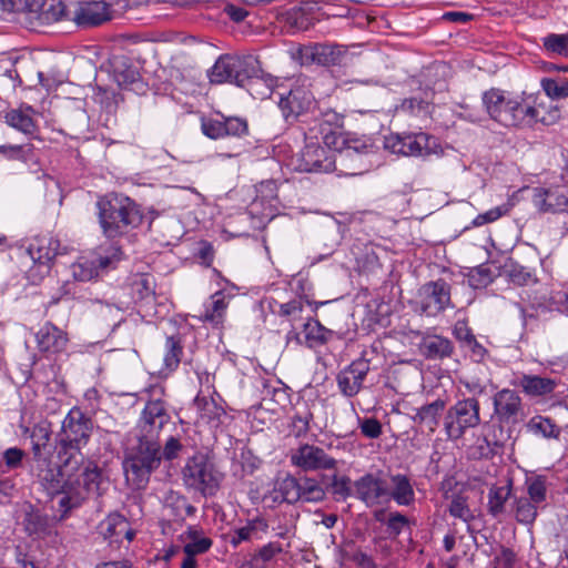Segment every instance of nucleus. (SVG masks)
<instances>
[{
	"mask_svg": "<svg viewBox=\"0 0 568 568\" xmlns=\"http://www.w3.org/2000/svg\"><path fill=\"white\" fill-rule=\"evenodd\" d=\"M92 422L79 408H72L62 422L58 443L59 467L41 475L49 494L58 498L63 515L79 507L100 483L99 468L88 463L81 453L90 439Z\"/></svg>",
	"mask_w": 568,
	"mask_h": 568,
	"instance_id": "obj_1",
	"label": "nucleus"
},
{
	"mask_svg": "<svg viewBox=\"0 0 568 568\" xmlns=\"http://www.w3.org/2000/svg\"><path fill=\"white\" fill-rule=\"evenodd\" d=\"M483 103L489 116L507 128L530 126L536 122L550 124L559 118L557 108L549 112L548 118L541 115L542 103L538 93L490 89L483 94Z\"/></svg>",
	"mask_w": 568,
	"mask_h": 568,
	"instance_id": "obj_2",
	"label": "nucleus"
},
{
	"mask_svg": "<svg viewBox=\"0 0 568 568\" xmlns=\"http://www.w3.org/2000/svg\"><path fill=\"white\" fill-rule=\"evenodd\" d=\"M209 77L213 83L230 82L246 88L255 99H265L270 93L260 61L252 54L221 55L212 67Z\"/></svg>",
	"mask_w": 568,
	"mask_h": 568,
	"instance_id": "obj_3",
	"label": "nucleus"
},
{
	"mask_svg": "<svg viewBox=\"0 0 568 568\" xmlns=\"http://www.w3.org/2000/svg\"><path fill=\"white\" fill-rule=\"evenodd\" d=\"M97 209L102 233L109 239L126 234L143 220L139 205L123 194L110 193L100 197Z\"/></svg>",
	"mask_w": 568,
	"mask_h": 568,
	"instance_id": "obj_4",
	"label": "nucleus"
},
{
	"mask_svg": "<svg viewBox=\"0 0 568 568\" xmlns=\"http://www.w3.org/2000/svg\"><path fill=\"white\" fill-rule=\"evenodd\" d=\"M161 458V446L158 440L138 437V444L128 452L123 462L126 480L135 488H142L160 466Z\"/></svg>",
	"mask_w": 568,
	"mask_h": 568,
	"instance_id": "obj_5",
	"label": "nucleus"
},
{
	"mask_svg": "<svg viewBox=\"0 0 568 568\" xmlns=\"http://www.w3.org/2000/svg\"><path fill=\"white\" fill-rule=\"evenodd\" d=\"M480 406L475 397L464 398L448 408L444 417L446 435L450 439H459L467 429L480 424Z\"/></svg>",
	"mask_w": 568,
	"mask_h": 568,
	"instance_id": "obj_6",
	"label": "nucleus"
},
{
	"mask_svg": "<svg viewBox=\"0 0 568 568\" xmlns=\"http://www.w3.org/2000/svg\"><path fill=\"white\" fill-rule=\"evenodd\" d=\"M184 484L204 496L215 494L221 481V474L203 455L190 458L183 468Z\"/></svg>",
	"mask_w": 568,
	"mask_h": 568,
	"instance_id": "obj_7",
	"label": "nucleus"
},
{
	"mask_svg": "<svg viewBox=\"0 0 568 568\" xmlns=\"http://www.w3.org/2000/svg\"><path fill=\"white\" fill-rule=\"evenodd\" d=\"M120 260L121 251L115 246H110L104 253L100 251L91 252L71 264V276L78 282L91 281L98 277L100 272L114 267Z\"/></svg>",
	"mask_w": 568,
	"mask_h": 568,
	"instance_id": "obj_8",
	"label": "nucleus"
},
{
	"mask_svg": "<svg viewBox=\"0 0 568 568\" xmlns=\"http://www.w3.org/2000/svg\"><path fill=\"white\" fill-rule=\"evenodd\" d=\"M268 87L272 85V79L266 78ZM278 98V106L287 122L296 120L300 115L310 111L314 103L312 92L303 84L293 87L287 92L273 91L270 88V93L265 98Z\"/></svg>",
	"mask_w": 568,
	"mask_h": 568,
	"instance_id": "obj_9",
	"label": "nucleus"
},
{
	"mask_svg": "<svg viewBox=\"0 0 568 568\" xmlns=\"http://www.w3.org/2000/svg\"><path fill=\"white\" fill-rule=\"evenodd\" d=\"M335 154L331 148L320 145V140H310L301 151L296 170L301 172L327 173L335 169Z\"/></svg>",
	"mask_w": 568,
	"mask_h": 568,
	"instance_id": "obj_10",
	"label": "nucleus"
},
{
	"mask_svg": "<svg viewBox=\"0 0 568 568\" xmlns=\"http://www.w3.org/2000/svg\"><path fill=\"white\" fill-rule=\"evenodd\" d=\"M432 138L424 133L389 134L385 136L384 146L394 154L405 156H424L432 150Z\"/></svg>",
	"mask_w": 568,
	"mask_h": 568,
	"instance_id": "obj_11",
	"label": "nucleus"
},
{
	"mask_svg": "<svg viewBox=\"0 0 568 568\" xmlns=\"http://www.w3.org/2000/svg\"><path fill=\"white\" fill-rule=\"evenodd\" d=\"M386 484L381 471L367 473L353 481L354 497L367 507L387 504Z\"/></svg>",
	"mask_w": 568,
	"mask_h": 568,
	"instance_id": "obj_12",
	"label": "nucleus"
},
{
	"mask_svg": "<svg viewBox=\"0 0 568 568\" xmlns=\"http://www.w3.org/2000/svg\"><path fill=\"white\" fill-rule=\"evenodd\" d=\"M292 465L304 471L332 470L337 468V460L325 450L312 444L300 445L291 454Z\"/></svg>",
	"mask_w": 568,
	"mask_h": 568,
	"instance_id": "obj_13",
	"label": "nucleus"
},
{
	"mask_svg": "<svg viewBox=\"0 0 568 568\" xmlns=\"http://www.w3.org/2000/svg\"><path fill=\"white\" fill-rule=\"evenodd\" d=\"M170 419L166 406L161 399L148 402L138 424V437L158 440L161 429Z\"/></svg>",
	"mask_w": 568,
	"mask_h": 568,
	"instance_id": "obj_14",
	"label": "nucleus"
},
{
	"mask_svg": "<svg viewBox=\"0 0 568 568\" xmlns=\"http://www.w3.org/2000/svg\"><path fill=\"white\" fill-rule=\"evenodd\" d=\"M494 414L497 420L506 425H515L524 417V405L519 394L509 388L497 392L493 397Z\"/></svg>",
	"mask_w": 568,
	"mask_h": 568,
	"instance_id": "obj_15",
	"label": "nucleus"
},
{
	"mask_svg": "<svg viewBox=\"0 0 568 568\" xmlns=\"http://www.w3.org/2000/svg\"><path fill=\"white\" fill-rule=\"evenodd\" d=\"M60 241L51 235H41L32 240L28 254L33 262V268L41 275L48 274L54 257L61 253Z\"/></svg>",
	"mask_w": 568,
	"mask_h": 568,
	"instance_id": "obj_16",
	"label": "nucleus"
},
{
	"mask_svg": "<svg viewBox=\"0 0 568 568\" xmlns=\"http://www.w3.org/2000/svg\"><path fill=\"white\" fill-rule=\"evenodd\" d=\"M418 295L420 311L427 316L437 315L450 303L449 286L442 280L423 285Z\"/></svg>",
	"mask_w": 568,
	"mask_h": 568,
	"instance_id": "obj_17",
	"label": "nucleus"
},
{
	"mask_svg": "<svg viewBox=\"0 0 568 568\" xmlns=\"http://www.w3.org/2000/svg\"><path fill=\"white\" fill-rule=\"evenodd\" d=\"M343 125V116L333 110H327L315 120L306 133L308 140H322L327 148H337L338 131Z\"/></svg>",
	"mask_w": 568,
	"mask_h": 568,
	"instance_id": "obj_18",
	"label": "nucleus"
},
{
	"mask_svg": "<svg viewBox=\"0 0 568 568\" xmlns=\"http://www.w3.org/2000/svg\"><path fill=\"white\" fill-rule=\"evenodd\" d=\"M369 369V361L363 357L342 369L336 377L341 393L347 397L357 395Z\"/></svg>",
	"mask_w": 568,
	"mask_h": 568,
	"instance_id": "obj_19",
	"label": "nucleus"
},
{
	"mask_svg": "<svg viewBox=\"0 0 568 568\" xmlns=\"http://www.w3.org/2000/svg\"><path fill=\"white\" fill-rule=\"evenodd\" d=\"M531 201L541 213H568V193L559 189L535 187Z\"/></svg>",
	"mask_w": 568,
	"mask_h": 568,
	"instance_id": "obj_20",
	"label": "nucleus"
},
{
	"mask_svg": "<svg viewBox=\"0 0 568 568\" xmlns=\"http://www.w3.org/2000/svg\"><path fill=\"white\" fill-rule=\"evenodd\" d=\"M37 346L43 353H60L68 344L67 334L51 323H45L36 334Z\"/></svg>",
	"mask_w": 568,
	"mask_h": 568,
	"instance_id": "obj_21",
	"label": "nucleus"
},
{
	"mask_svg": "<svg viewBox=\"0 0 568 568\" xmlns=\"http://www.w3.org/2000/svg\"><path fill=\"white\" fill-rule=\"evenodd\" d=\"M387 503L394 500L398 506H410L415 501V491L410 479L404 474L389 476L386 484Z\"/></svg>",
	"mask_w": 568,
	"mask_h": 568,
	"instance_id": "obj_22",
	"label": "nucleus"
},
{
	"mask_svg": "<svg viewBox=\"0 0 568 568\" xmlns=\"http://www.w3.org/2000/svg\"><path fill=\"white\" fill-rule=\"evenodd\" d=\"M110 19L108 7L104 2L80 3L73 12V20L79 26L93 27Z\"/></svg>",
	"mask_w": 568,
	"mask_h": 568,
	"instance_id": "obj_23",
	"label": "nucleus"
},
{
	"mask_svg": "<svg viewBox=\"0 0 568 568\" xmlns=\"http://www.w3.org/2000/svg\"><path fill=\"white\" fill-rule=\"evenodd\" d=\"M101 534L111 542H120L122 538L131 541L134 537L133 530L130 529L129 521L119 513L110 514L100 524Z\"/></svg>",
	"mask_w": 568,
	"mask_h": 568,
	"instance_id": "obj_24",
	"label": "nucleus"
},
{
	"mask_svg": "<svg viewBox=\"0 0 568 568\" xmlns=\"http://www.w3.org/2000/svg\"><path fill=\"white\" fill-rule=\"evenodd\" d=\"M268 531V524L265 518L256 516L246 521L240 528L234 529L230 538V544L237 547L243 541L263 539Z\"/></svg>",
	"mask_w": 568,
	"mask_h": 568,
	"instance_id": "obj_25",
	"label": "nucleus"
},
{
	"mask_svg": "<svg viewBox=\"0 0 568 568\" xmlns=\"http://www.w3.org/2000/svg\"><path fill=\"white\" fill-rule=\"evenodd\" d=\"M346 51L338 44H315L306 50V57L322 65H335L341 63Z\"/></svg>",
	"mask_w": 568,
	"mask_h": 568,
	"instance_id": "obj_26",
	"label": "nucleus"
},
{
	"mask_svg": "<svg viewBox=\"0 0 568 568\" xmlns=\"http://www.w3.org/2000/svg\"><path fill=\"white\" fill-rule=\"evenodd\" d=\"M194 405L200 418L211 427H219L222 417L225 416L224 408L212 397L196 396Z\"/></svg>",
	"mask_w": 568,
	"mask_h": 568,
	"instance_id": "obj_27",
	"label": "nucleus"
},
{
	"mask_svg": "<svg viewBox=\"0 0 568 568\" xmlns=\"http://www.w3.org/2000/svg\"><path fill=\"white\" fill-rule=\"evenodd\" d=\"M445 409V402L436 399L433 403L422 406L416 410L414 422L427 428L429 433H434Z\"/></svg>",
	"mask_w": 568,
	"mask_h": 568,
	"instance_id": "obj_28",
	"label": "nucleus"
},
{
	"mask_svg": "<svg viewBox=\"0 0 568 568\" xmlns=\"http://www.w3.org/2000/svg\"><path fill=\"white\" fill-rule=\"evenodd\" d=\"M227 305L229 301L226 300V295L222 291H217L204 303V311L201 318L214 325H219L224 320Z\"/></svg>",
	"mask_w": 568,
	"mask_h": 568,
	"instance_id": "obj_29",
	"label": "nucleus"
},
{
	"mask_svg": "<svg viewBox=\"0 0 568 568\" xmlns=\"http://www.w3.org/2000/svg\"><path fill=\"white\" fill-rule=\"evenodd\" d=\"M75 301L78 304L87 306L89 304L99 303L98 300L91 297V294L87 292L82 286L77 284L75 282L67 281L64 282L57 295L52 297L51 303L57 304L60 301Z\"/></svg>",
	"mask_w": 568,
	"mask_h": 568,
	"instance_id": "obj_30",
	"label": "nucleus"
},
{
	"mask_svg": "<svg viewBox=\"0 0 568 568\" xmlns=\"http://www.w3.org/2000/svg\"><path fill=\"white\" fill-rule=\"evenodd\" d=\"M518 385L531 397L545 396L554 392L556 382L537 375H523Z\"/></svg>",
	"mask_w": 568,
	"mask_h": 568,
	"instance_id": "obj_31",
	"label": "nucleus"
},
{
	"mask_svg": "<svg viewBox=\"0 0 568 568\" xmlns=\"http://www.w3.org/2000/svg\"><path fill=\"white\" fill-rule=\"evenodd\" d=\"M422 353L427 358H443L453 353V345L448 338L434 335L425 337L420 343Z\"/></svg>",
	"mask_w": 568,
	"mask_h": 568,
	"instance_id": "obj_32",
	"label": "nucleus"
},
{
	"mask_svg": "<svg viewBox=\"0 0 568 568\" xmlns=\"http://www.w3.org/2000/svg\"><path fill=\"white\" fill-rule=\"evenodd\" d=\"M300 478L293 476H285L284 478L277 479L274 485V500L286 501L293 504L300 501Z\"/></svg>",
	"mask_w": 568,
	"mask_h": 568,
	"instance_id": "obj_33",
	"label": "nucleus"
},
{
	"mask_svg": "<svg viewBox=\"0 0 568 568\" xmlns=\"http://www.w3.org/2000/svg\"><path fill=\"white\" fill-rule=\"evenodd\" d=\"M526 428L529 433L541 436L544 438H555L560 436L561 429L556 425L549 417L534 416L526 424Z\"/></svg>",
	"mask_w": 568,
	"mask_h": 568,
	"instance_id": "obj_34",
	"label": "nucleus"
},
{
	"mask_svg": "<svg viewBox=\"0 0 568 568\" xmlns=\"http://www.w3.org/2000/svg\"><path fill=\"white\" fill-rule=\"evenodd\" d=\"M183 347L180 338L169 336L165 341V354L163 357L162 374H169L175 371L181 362Z\"/></svg>",
	"mask_w": 568,
	"mask_h": 568,
	"instance_id": "obj_35",
	"label": "nucleus"
},
{
	"mask_svg": "<svg viewBox=\"0 0 568 568\" xmlns=\"http://www.w3.org/2000/svg\"><path fill=\"white\" fill-rule=\"evenodd\" d=\"M511 495V483L504 486H494L488 493V511L497 517L505 511L507 500Z\"/></svg>",
	"mask_w": 568,
	"mask_h": 568,
	"instance_id": "obj_36",
	"label": "nucleus"
},
{
	"mask_svg": "<svg viewBox=\"0 0 568 568\" xmlns=\"http://www.w3.org/2000/svg\"><path fill=\"white\" fill-rule=\"evenodd\" d=\"M298 494L301 495L300 501L303 503H318L322 501L326 495L325 489L318 480L307 476L300 478Z\"/></svg>",
	"mask_w": 568,
	"mask_h": 568,
	"instance_id": "obj_37",
	"label": "nucleus"
},
{
	"mask_svg": "<svg viewBox=\"0 0 568 568\" xmlns=\"http://www.w3.org/2000/svg\"><path fill=\"white\" fill-rule=\"evenodd\" d=\"M515 204H516L515 196L513 195L511 197H509L507 200V202H505L496 207H493L485 213L478 214L471 221V226L479 227L485 224L493 223V222L497 221L501 216L507 215L510 212V210L515 206Z\"/></svg>",
	"mask_w": 568,
	"mask_h": 568,
	"instance_id": "obj_38",
	"label": "nucleus"
},
{
	"mask_svg": "<svg viewBox=\"0 0 568 568\" xmlns=\"http://www.w3.org/2000/svg\"><path fill=\"white\" fill-rule=\"evenodd\" d=\"M303 333L310 347L326 343L332 335V331L324 327L318 321L306 322Z\"/></svg>",
	"mask_w": 568,
	"mask_h": 568,
	"instance_id": "obj_39",
	"label": "nucleus"
},
{
	"mask_svg": "<svg viewBox=\"0 0 568 568\" xmlns=\"http://www.w3.org/2000/svg\"><path fill=\"white\" fill-rule=\"evenodd\" d=\"M527 499L540 509L545 507L547 499V483L545 477L536 476L526 480Z\"/></svg>",
	"mask_w": 568,
	"mask_h": 568,
	"instance_id": "obj_40",
	"label": "nucleus"
},
{
	"mask_svg": "<svg viewBox=\"0 0 568 568\" xmlns=\"http://www.w3.org/2000/svg\"><path fill=\"white\" fill-rule=\"evenodd\" d=\"M540 85L546 95L551 100L568 98V80L565 78H542Z\"/></svg>",
	"mask_w": 568,
	"mask_h": 568,
	"instance_id": "obj_41",
	"label": "nucleus"
},
{
	"mask_svg": "<svg viewBox=\"0 0 568 568\" xmlns=\"http://www.w3.org/2000/svg\"><path fill=\"white\" fill-rule=\"evenodd\" d=\"M542 47L549 54L568 58V32L547 34L542 38Z\"/></svg>",
	"mask_w": 568,
	"mask_h": 568,
	"instance_id": "obj_42",
	"label": "nucleus"
},
{
	"mask_svg": "<svg viewBox=\"0 0 568 568\" xmlns=\"http://www.w3.org/2000/svg\"><path fill=\"white\" fill-rule=\"evenodd\" d=\"M507 275L509 281L518 286H530L537 283L535 272L519 264H510Z\"/></svg>",
	"mask_w": 568,
	"mask_h": 568,
	"instance_id": "obj_43",
	"label": "nucleus"
},
{
	"mask_svg": "<svg viewBox=\"0 0 568 568\" xmlns=\"http://www.w3.org/2000/svg\"><path fill=\"white\" fill-rule=\"evenodd\" d=\"M539 509V507L526 497H520L515 501L516 519L525 525H530L535 521Z\"/></svg>",
	"mask_w": 568,
	"mask_h": 568,
	"instance_id": "obj_44",
	"label": "nucleus"
},
{
	"mask_svg": "<svg viewBox=\"0 0 568 568\" xmlns=\"http://www.w3.org/2000/svg\"><path fill=\"white\" fill-rule=\"evenodd\" d=\"M6 121L10 126L26 134H30L34 131V122L32 118L22 110L9 111L6 114Z\"/></svg>",
	"mask_w": 568,
	"mask_h": 568,
	"instance_id": "obj_45",
	"label": "nucleus"
},
{
	"mask_svg": "<svg viewBox=\"0 0 568 568\" xmlns=\"http://www.w3.org/2000/svg\"><path fill=\"white\" fill-rule=\"evenodd\" d=\"M51 438V432L47 424H38L32 428L31 442L36 458H40L42 450L48 446Z\"/></svg>",
	"mask_w": 568,
	"mask_h": 568,
	"instance_id": "obj_46",
	"label": "nucleus"
},
{
	"mask_svg": "<svg viewBox=\"0 0 568 568\" xmlns=\"http://www.w3.org/2000/svg\"><path fill=\"white\" fill-rule=\"evenodd\" d=\"M448 511L453 517L459 518L467 524L475 518L471 509L468 506L467 498L460 495L453 497Z\"/></svg>",
	"mask_w": 568,
	"mask_h": 568,
	"instance_id": "obj_47",
	"label": "nucleus"
},
{
	"mask_svg": "<svg viewBox=\"0 0 568 568\" xmlns=\"http://www.w3.org/2000/svg\"><path fill=\"white\" fill-rule=\"evenodd\" d=\"M189 535L192 540L183 547L185 555L195 557L196 555L206 552L211 548L212 540L210 538L199 537L195 530L190 531Z\"/></svg>",
	"mask_w": 568,
	"mask_h": 568,
	"instance_id": "obj_48",
	"label": "nucleus"
},
{
	"mask_svg": "<svg viewBox=\"0 0 568 568\" xmlns=\"http://www.w3.org/2000/svg\"><path fill=\"white\" fill-rule=\"evenodd\" d=\"M223 133L225 136H241L247 132V123L240 118H223Z\"/></svg>",
	"mask_w": 568,
	"mask_h": 568,
	"instance_id": "obj_49",
	"label": "nucleus"
},
{
	"mask_svg": "<svg viewBox=\"0 0 568 568\" xmlns=\"http://www.w3.org/2000/svg\"><path fill=\"white\" fill-rule=\"evenodd\" d=\"M332 488L333 493L343 499L354 496V488L353 485L351 486V478L347 476H333Z\"/></svg>",
	"mask_w": 568,
	"mask_h": 568,
	"instance_id": "obj_50",
	"label": "nucleus"
},
{
	"mask_svg": "<svg viewBox=\"0 0 568 568\" xmlns=\"http://www.w3.org/2000/svg\"><path fill=\"white\" fill-rule=\"evenodd\" d=\"M201 129L203 134L212 140L224 138L223 123L220 119H203Z\"/></svg>",
	"mask_w": 568,
	"mask_h": 568,
	"instance_id": "obj_51",
	"label": "nucleus"
},
{
	"mask_svg": "<svg viewBox=\"0 0 568 568\" xmlns=\"http://www.w3.org/2000/svg\"><path fill=\"white\" fill-rule=\"evenodd\" d=\"M408 523V518L400 513H390L386 521L387 530L390 535L398 536Z\"/></svg>",
	"mask_w": 568,
	"mask_h": 568,
	"instance_id": "obj_52",
	"label": "nucleus"
},
{
	"mask_svg": "<svg viewBox=\"0 0 568 568\" xmlns=\"http://www.w3.org/2000/svg\"><path fill=\"white\" fill-rule=\"evenodd\" d=\"M23 457V450L17 447L8 448L3 453V462L9 469H17L21 467Z\"/></svg>",
	"mask_w": 568,
	"mask_h": 568,
	"instance_id": "obj_53",
	"label": "nucleus"
},
{
	"mask_svg": "<svg viewBox=\"0 0 568 568\" xmlns=\"http://www.w3.org/2000/svg\"><path fill=\"white\" fill-rule=\"evenodd\" d=\"M361 432L367 438H378L382 434V425L375 418H365L361 422Z\"/></svg>",
	"mask_w": 568,
	"mask_h": 568,
	"instance_id": "obj_54",
	"label": "nucleus"
},
{
	"mask_svg": "<svg viewBox=\"0 0 568 568\" xmlns=\"http://www.w3.org/2000/svg\"><path fill=\"white\" fill-rule=\"evenodd\" d=\"M283 548L278 542H268L264 545L258 551V558L263 561L272 560L276 555L281 554Z\"/></svg>",
	"mask_w": 568,
	"mask_h": 568,
	"instance_id": "obj_55",
	"label": "nucleus"
},
{
	"mask_svg": "<svg viewBox=\"0 0 568 568\" xmlns=\"http://www.w3.org/2000/svg\"><path fill=\"white\" fill-rule=\"evenodd\" d=\"M181 449L182 445L180 444L179 439L171 436L164 445L163 457L168 460H172L178 457Z\"/></svg>",
	"mask_w": 568,
	"mask_h": 568,
	"instance_id": "obj_56",
	"label": "nucleus"
},
{
	"mask_svg": "<svg viewBox=\"0 0 568 568\" xmlns=\"http://www.w3.org/2000/svg\"><path fill=\"white\" fill-rule=\"evenodd\" d=\"M277 186L274 181H264L257 187V193L263 200H273L276 197Z\"/></svg>",
	"mask_w": 568,
	"mask_h": 568,
	"instance_id": "obj_57",
	"label": "nucleus"
},
{
	"mask_svg": "<svg viewBox=\"0 0 568 568\" xmlns=\"http://www.w3.org/2000/svg\"><path fill=\"white\" fill-rule=\"evenodd\" d=\"M45 519L39 515L31 516L27 529L30 534H43L45 531Z\"/></svg>",
	"mask_w": 568,
	"mask_h": 568,
	"instance_id": "obj_58",
	"label": "nucleus"
},
{
	"mask_svg": "<svg viewBox=\"0 0 568 568\" xmlns=\"http://www.w3.org/2000/svg\"><path fill=\"white\" fill-rule=\"evenodd\" d=\"M372 145L367 144L365 141L362 140H351L347 142V145L345 148V152L347 155H351L352 152L362 154L367 153L368 149H371Z\"/></svg>",
	"mask_w": 568,
	"mask_h": 568,
	"instance_id": "obj_59",
	"label": "nucleus"
},
{
	"mask_svg": "<svg viewBox=\"0 0 568 568\" xmlns=\"http://www.w3.org/2000/svg\"><path fill=\"white\" fill-rule=\"evenodd\" d=\"M454 333H455V336L458 339L465 342L466 345H471V343H475V336L470 333L468 327L463 323H458L455 326Z\"/></svg>",
	"mask_w": 568,
	"mask_h": 568,
	"instance_id": "obj_60",
	"label": "nucleus"
},
{
	"mask_svg": "<svg viewBox=\"0 0 568 568\" xmlns=\"http://www.w3.org/2000/svg\"><path fill=\"white\" fill-rule=\"evenodd\" d=\"M224 12L227 14L230 19H232L235 22L243 21L247 16V11L245 9L236 7L234 4H226L224 7Z\"/></svg>",
	"mask_w": 568,
	"mask_h": 568,
	"instance_id": "obj_61",
	"label": "nucleus"
},
{
	"mask_svg": "<svg viewBox=\"0 0 568 568\" xmlns=\"http://www.w3.org/2000/svg\"><path fill=\"white\" fill-rule=\"evenodd\" d=\"M1 4L4 11L8 12H20L28 8V0H1Z\"/></svg>",
	"mask_w": 568,
	"mask_h": 568,
	"instance_id": "obj_62",
	"label": "nucleus"
},
{
	"mask_svg": "<svg viewBox=\"0 0 568 568\" xmlns=\"http://www.w3.org/2000/svg\"><path fill=\"white\" fill-rule=\"evenodd\" d=\"M302 302L300 300H293L280 305V314L285 316L293 315L302 312Z\"/></svg>",
	"mask_w": 568,
	"mask_h": 568,
	"instance_id": "obj_63",
	"label": "nucleus"
},
{
	"mask_svg": "<svg viewBox=\"0 0 568 568\" xmlns=\"http://www.w3.org/2000/svg\"><path fill=\"white\" fill-rule=\"evenodd\" d=\"M443 19L456 23H465L471 19V14L460 11H450L444 13Z\"/></svg>",
	"mask_w": 568,
	"mask_h": 568,
	"instance_id": "obj_64",
	"label": "nucleus"
}]
</instances>
